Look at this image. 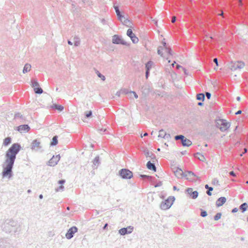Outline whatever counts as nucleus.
Listing matches in <instances>:
<instances>
[{
    "instance_id": "nucleus-1",
    "label": "nucleus",
    "mask_w": 248,
    "mask_h": 248,
    "mask_svg": "<svg viewBox=\"0 0 248 248\" xmlns=\"http://www.w3.org/2000/svg\"><path fill=\"white\" fill-rule=\"evenodd\" d=\"M21 149L20 144L18 143H15L8 149L5 153V160L3 165V171L2 172V177H8L11 179L13 176V168L14 165L16 156Z\"/></svg>"
},
{
    "instance_id": "nucleus-2",
    "label": "nucleus",
    "mask_w": 248,
    "mask_h": 248,
    "mask_svg": "<svg viewBox=\"0 0 248 248\" xmlns=\"http://www.w3.org/2000/svg\"><path fill=\"white\" fill-rule=\"evenodd\" d=\"M16 222L12 219H7L2 225V229L6 232H10L16 226Z\"/></svg>"
},
{
    "instance_id": "nucleus-3",
    "label": "nucleus",
    "mask_w": 248,
    "mask_h": 248,
    "mask_svg": "<svg viewBox=\"0 0 248 248\" xmlns=\"http://www.w3.org/2000/svg\"><path fill=\"white\" fill-rule=\"evenodd\" d=\"M175 199L174 196L169 197L167 199L162 202L160 205V208L162 210H167L169 209L172 205Z\"/></svg>"
},
{
    "instance_id": "nucleus-4",
    "label": "nucleus",
    "mask_w": 248,
    "mask_h": 248,
    "mask_svg": "<svg viewBox=\"0 0 248 248\" xmlns=\"http://www.w3.org/2000/svg\"><path fill=\"white\" fill-rule=\"evenodd\" d=\"M119 175L125 179H129L133 177V173L127 169H122L119 172Z\"/></svg>"
},
{
    "instance_id": "nucleus-5",
    "label": "nucleus",
    "mask_w": 248,
    "mask_h": 248,
    "mask_svg": "<svg viewBox=\"0 0 248 248\" xmlns=\"http://www.w3.org/2000/svg\"><path fill=\"white\" fill-rule=\"evenodd\" d=\"M112 43L117 45H122L125 46H128L129 44L127 43L122 38V36L118 35H114L112 37Z\"/></svg>"
},
{
    "instance_id": "nucleus-6",
    "label": "nucleus",
    "mask_w": 248,
    "mask_h": 248,
    "mask_svg": "<svg viewBox=\"0 0 248 248\" xmlns=\"http://www.w3.org/2000/svg\"><path fill=\"white\" fill-rule=\"evenodd\" d=\"M220 121V124L217 123V127L219 128L221 131H225L230 127L231 124L227 122L225 120H221Z\"/></svg>"
},
{
    "instance_id": "nucleus-7",
    "label": "nucleus",
    "mask_w": 248,
    "mask_h": 248,
    "mask_svg": "<svg viewBox=\"0 0 248 248\" xmlns=\"http://www.w3.org/2000/svg\"><path fill=\"white\" fill-rule=\"evenodd\" d=\"M245 66L244 62L241 61H237L234 62H232L230 65V68L232 70H236L237 69H241Z\"/></svg>"
},
{
    "instance_id": "nucleus-8",
    "label": "nucleus",
    "mask_w": 248,
    "mask_h": 248,
    "mask_svg": "<svg viewBox=\"0 0 248 248\" xmlns=\"http://www.w3.org/2000/svg\"><path fill=\"white\" fill-rule=\"evenodd\" d=\"M187 174V177H185L189 181H201L200 177L197 176L193 172L191 171H186Z\"/></svg>"
},
{
    "instance_id": "nucleus-9",
    "label": "nucleus",
    "mask_w": 248,
    "mask_h": 248,
    "mask_svg": "<svg viewBox=\"0 0 248 248\" xmlns=\"http://www.w3.org/2000/svg\"><path fill=\"white\" fill-rule=\"evenodd\" d=\"M78 231L76 226H73L69 228L65 234V237L68 239H71L73 237L74 234Z\"/></svg>"
},
{
    "instance_id": "nucleus-10",
    "label": "nucleus",
    "mask_w": 248,
    "mask_h": 248,
    "mask_svg": "<svg viewBox=\"0 0 248 248\" xmlns=\"http://www.w3.org/2000/svg\"><path fill=\"white\" fill-rule=\"evenodd\" d=\"M134 230V227L132 226H129L127 227L122 228L119 230V233L121 235H124L126 234H130Z\"/></svg>"
},
{
    "instance_id": "nucleus-11",
    "label": "nucleus",
    "mask_w": 248,
    "mask_h": 248,
    "mask_svg": "<svg viewBox=\"0 0 248 248\" xmlns=\"http://www.w3.org/2000/svg\"><path fill=\"white\" fill-rule=\"evenodd\" d=\"M61 158L60 155H57L56 156L53 155L52 157L48 161L47 165L49 166H55L58 164Z\"/></svg>"
},
{
    "instance_id": "nucleus-12",
    "label": "nucleus",
    "mask_w": 248,
    "mask_h": 248,
    "mask_svg": "<svg viewBox=\"0 0 248 248\" xmlns=\"http://www.w3.org/2000/svg\"><path fill=\"white\" fill-rule=\"evenodd\" d=\"M126 34L128 37L130 38L131 41L134 44H136L138 42V38L133 32L132 30L131 29H128L127 31Z\"/></svg>"
},
{
    "instance_id": "nucleus-13",
    "label": "nucleus",
    "mask_w": 248,
    "mask_h": 248,
    "mask_svg": "<svg viewBox=\"0 0 248 248\" xmlns=\"http://www.w3.org/2000/svg\"><path fill=\"white\" fill-rule=\"evenodd\" d=\"M186 192L191 198L193 199H196L199 195L198 192L197 191H193V189L192 188H187L186 189Z\"/></svg>"
},
{
    "instance_id": "nucleus-14",
    "label": "nucleus",
    "mask_w": 248,
    "mask_h": 248,
    "mask_svg": "<svg viewBox=\"0 0 248 248\" xmlns=\"http://www.w3.org/2000/svg\"><path fill=\"white\" fill-rule=\"evenodd\" d=\"M41 148L40 142L37 140H33L31 144V149L32 150L37 151Z\"/></svg>"
},
{
    "instance_id": "nucleus-15",
    "label": "nucleus",
    "mask_w": 248,
    "mask_h": 248,
    "mask_svg": "<svg viewBox=\"0 0 248 248\" xmlns=\"http://www.w3.org/2000/svg\"><path fill=\"white\" fill-rule=\"evenodd\" d=\"M161 49H158L157 50V53L158 55H160L162 57H165V56H163V53L162 52V51H164L165 53H168V54H169L170 55H172V50L170 49V47H161Z\"/></svg>"
},
{
    "instance_id": "nucleus-16",
    "label": "nucleus",
    "mask_w": 248,
    "mask_h": 248,
    "mask_svg": "<svg viewBox=\"0 0 248 248\" xmlns=\"http://www.w3.org/2000/svg\"><path fill=\"white\" fill-rule=\"evenodd\" d=\"M175 175L178 178H182L183 177H187V174L186 173V171L184 172L182 169L178 168L175 171H174Z\"/></svg>"
},
{
    "instance_id": "nucleus-17",
    "label": "nucleus",
    "mask_w": 248,
    "mask_h": 248,
    "mask_svg": "<svg viewBox=\"0 0 248 248\" xmlns=\"http://www.w3.org/2000/svg\"><path fill=\"white\" fill-rule=\"evenodd\" d=\"M30 129V127L28 124H23L17 127V130L21 133L27 132Z\"/></svg>"
},
{
    "instance_id": "nucleus-18",
    "label": "nucleus",
    "mask_w": 248,
    "mask_h": 248,
    "mask_svg": "<svg viewBox=\"0 0 248 248\" xmlns=\"http://www.w3.org/2000/svg\"><path fill=\"white\" fill-rule=\"evenodd\" d=\"M226 198L225 197L219 198L216 201V206L217 207L222 206L226 202Z\"/></svg>"
},
{
    "instance_id": "nucleus-19",
    "label": "nucleus",
    "mask_w": 248,
    "mask_h": 248,
    "mask_svg": "<svg viewBox=\"0 0 248 248\" xmlns=\"http://www.w3.org/2000/svg\"><path fill=\"white\" fill-rule=\"evenodd\" d=\"M146 166L148 169L154 171H156V168L154 163H152L150 161L147 162Z\"/></svg>"
},
{
    "instance_id": "nucleus-20",
    "label": "nucleus",
    "mask_w": 248,
    "mask_h": 248,
    "mask_svg": "<svg viewBox=\"0 0 248 248\" xmlns=\"http://www.w3.org/2000/svg\"><path fill=\"white\" fill-rule=\"evenodd\" d=\"M181 144L183 146H187L189 147L192 144V142L189 140L186 139L185 137L184 140H183L181 141Z\"/></svg>"
},
{
    "instance_id": "nucleus-21",
    "label": "nucleus",
    "mask_w": 248,
    "mask_h": 248,
    "mask_svg": "<svg viewBox=\"0 0 248 248\" xmlns=\"http://www.w3.org/2000/svg\"><path fill=\"white\" fill-rule=\"evenodd\" d=\"M50 108L52 109L57 110L60 112L62 111L64 109V107L62 106L56 104H53L52 106H51Z\"/></svg>"
},
{
    "instance_id": "nucleus-22",
    "label": "nucleus",
    "mask_w": 248,
    "mask_h": 248,
    "mask_svg": "<svg viewBox=\"0 0 248 248\" xmlns=\"http://www.w3.org/2000/svg\"><path fill=\"white\" fill-rule=\"evenodd\" d=\"M194 157L202 162H204L205 160V158L204 155L199 152H197L194 154Z\"/></svg>"
},
{
    "instance_id": "nucleus-23",
    "label": "nucleus",
    "mask_w": 248,
    "mask_h": 248,
    "mask_svg": "<svg viewBox=\"0 0 248 248\" xmlns=\"http://www.w3.org/2000/svg\"><path fill=\"white\" fill-rule=\"evenodd\" d=\"M12 142V139L10 137H8L5 138L3 140V145L5 146H8L11 144Z\"/></svg>"
},
{
    "instance_id": "nucleus-24",
    "label": "nucleus",
    "mask_w": 248,
    "mask_h": 248,
    "mask_svg": "<svg viewBox=\"0 0 248 248\" xmlns=\"http://www.w3.org/2000/svg\"><path fill=\"white\" fill-rule=\"evenodd\" d=\"M58 143V136H54L52 139V141H51L50 143V145L51 146H55Z\"/></svg>"
},
{
    "instance_id": "nucleus-25",
    "label": "nucleus",
    "mask_w": 248,
    "mask_h": 248,
    "mask_svg": "<svg viewBox=\"0 0 248 248\" xmlns=\"http://www.w3.org/2000/svg\"><path fill=\"white\" fill-rule=\"evenodd\" d=\"M141 91L143 94H144L145 95L148 94L150 92L149 88L147 85L142 87Z\"/></svg>"
},
{
    "instance_id": "nucleus-26",
    "label": "nucleus",
    "mask_w": 248,
    "mask_h": 248,
    "mask_svg": "<svg viewBox=\"0 0 248 248\" xmlns=\"http://www.w3.org/2000/svg\"><path fill=\"white\" fill-rule=\"evenodd\" d=\"M31 68V65L29 63H26L24 66L23 69V73L25 74L27 73L28 71H30Z\"/></svg>"
},
{
    "instance_id": "nucleus-27",
    "label": "nucleus",
    "mask_w": 248,
    "mask_h": 248,
    "mask_svg": "<svg viewBox=\"0 0 248 248\" xmlns=\"http://www.w3.org/2000/svg\"><path fill=\"white\" fill-rule=\"evenodd\" d=\"M248 205L246 202H244L239 207V209L242 211V213L245 212L248 209Z\"/></svg>"
},
{
    "instance_id": "nucleus-28",
    "label": "nucleus",
    "mask_w": 248,
    "mask_h": 248,
    "mask_svg": "<svg viewBox=\"0 0 248 248\" xmlns=\"http://www.w3.org/2000/svg\"><path fill=\"white\" fill-rule=\"evenodd\" d=\"M123 24L128 27H131L132 26V23L131 21L127 18L126 19H124L122 22Z\"/></svg>"
},
{
    "instance_id": "nucleus-29",
    "label": "nucleus",
    "mask_w": 248,
    "mask_h": 248,
    "mask_svg": "<svg viewBox=\"0 0 248 248\" xmlns=\"http://www.w3.org/2000/svg\"><path fill=\"white\" fill-rule=\"evenodd\" d=\"M205 188L207 189L206 193L208 196H211V191L213 190V187L209 186L207 184L205 185Z\"/></svg>"
},
{
    "instance_id": "nucleus-30",
    "label": "nucleus",
    "mask_w": 248,
    "mask_h": 248,
    "mask_svg": "<svg viewBox=\"0 0 248 248\" xmlns=\"http://www.w3.org/2000/svg\"><path fill=\"white\" fill-rule=\"evenodd\" d=\"M196 99L198 100H202L203 101L205 99V95L203 93H200L197 94Z\"/></svg>"
},
{
    "instance_id": "nucleus-31",
    "label": "nucleus",
    "mask_w": 248,
    "mask_h": 248,
    "mask_svg": "<svg viewBox=\"0 0 248 248\" xmlns=\"http://www.w3.org/2000/svg\"><path fill=\"white\" fill-rule=\"evenodd\" d=\"M34 91L35 93L40 94L43 93V89L39 86L35 87L34 88Z\"/></svg>"
},
{
    "instance_id": "nucleus-32",
    "label": "nucleus",
    "mask_w": 248,
    "mask_h": 248,
    "mask_svg": "<svg viewBox=\"0 0 248 248\" xmlns=\"http://www.w3.org/2000/svg\"><path fill=\"white\" fill-rule=\"evenodd\" d=\"M73 42L75 46H77L80 45V39L78 36H75L73 38Z\"/></svg>"
},
{
    "instance_id": "nucleus-33",
    "label": "nucleus",
    "mask_w": 248,
    "mask_h": 248,
    "mask_svg": "<svg viewBox=\"0 0 248 248\" xmlns=\"http://www.w3.org/2000/svg\"><path fill=\"white\" fill-rule=\"evenodd\" d=\"M153 64V62L149 61L145 64V68L146 70H150L152 68V65Z\"/></svg>"
},
{
    "instance_id": "nucleus-34",
    "label": "nucleus",
    "mask_w": 248,
    "mask_h": 248,
    "mask_svg": "<svg viewBox=\"0 0 248 248\" xmlns=\"http://www.w3.org/2000/svg\"><path fill=\"white\" fill-rule=\"evenodd\" d=\"M31 86L34 88L35 87H38L39 86V84L38 83V82L37 81V80L36 79H32L31 80Z\"/></svg>"
},
{
    "instance_id": "nucleus-35",
    "label": "nucleus",
    "mask_w": 248,
    "mask_h": 248,
    "mask_svg": "<svg viewBox=\"0 0 248 248\" xmlns=\"http://www.w3.org/2000/svg\"><path fill=\"white\" fill-rule=\"evenodd\" d=\"M94 70H95V72L97 74V76L99 78H100L103 81L105 80V79H106L104 75H103L102 74H101L97 70H96V69H94Z\"/></svg>"
},
{
    "instance_id": "nucleus-36",
    "label": "nucleus",
    "mask_w": 248,
    "mask_h": 248,
    "mask_svg": "<svg viewBox=\"0 0 248 248\" xmlns=\"http://www.w3.org/2000/svg\"><path fill=\"white\" fill-rule=\"evenodd\" d=\"M144 154L146 157H149L150 156L153 155V153L150 152L148 149H145L143 151Z\"/></svg>"
},
{
    "instance_id": "nucleus-37",
    "label": "nucleus",
    "mask_w": 248,
    "mask_h": 248,
    "mask_svg": "<svg viewBox=\"0 0 248 248\" xmlns=\"http://www.w3.org/2000/svg\"><path fill=\"white\" fill-rule=\"evenodd\" d=\"M93 164L94 166L98 165L99 164V156H96L93 160Z\"/></svg>"
},
{
    "instance_id": "nucleus-38",
    "label": "nucleus",
    "mask_w": 248,
    "mask_h": 248,
    "mask_svg": "<svg viewBox=\"0 0 248 248\" xmlns=\"http://www.w3.org/2000/svg\"><path fill=\"white\" fill-rule=\"evenodd\" d=\"M92 115H93V112H92V110H89V111L85 112V117L86 118H91L92 117Z\"/></svg>"
},
{
    "instance_id": "nucleus-39",
    "label": "nucleus",
    "mask_w": 248,
    "mask_h": 248,
    "mask_svg": "<svg viewBox=\"0 0 248 248\" xmlns=\"http://www.w3.org/2000/svg\"><path fill=\"white\" fill-rule=\"evenodd\" d=\"M185 138V136L182 135H176L174 137V139L176 140H181V141L184 140Z\"/></svg>"
},
{
    "instance_id": "nucleus-40",
    "label": "nucleus",
    "mask_w": 248,
    "mask_h": 248,
    "mask_svg": "<svg viewBox=\"0 0 248 248\" xmlns=\"http://www.w3.org/2000/svg\"><path fill=\"white\" fill-rule=\"evenodd\" d=\"M222 214L221 213H217L215 216H214V220L217 221L219 220L221 217Z\"/></svg>"
},
{
    "instance_id": "nucleus-41",
    "label": "nucleus",
    "mask_w": 248,
    "mask_h": 248,
    "mask_svg": "<svg viewBox=\"0 0 248 248\" xmlns=\"http://www.w3.org/2000/svg\"><path fill=\"white\" fill-rule=\"evenodd\" d=\"M165 132H165V131L163 129H160L159 131V135L158 137L159 138H164V133H165Z\"/></svg>"
},
{
    "instance_id": "nucleus-42",
    "label": "nucleus",
    "mask_w": 248,
    "mask_h": 248,
    "mask_svg": "<svg viewBox=\"0 0 248 248\" xmlns=\"http://www.w3.org/2000/svg\"><path fill=\"white\" fill-rule=\"evenodd\" d=\"M140 177L142 179H147L148 180H151L152 177L149 175H145V174H140Z\"/></svg>"
},
{
    "instance_id": "nucleus-43",
    "label": "nucleus",
    "mask_w": 248,
    "mask_h": 248,
    "mask_svg": "<svg viewBox=\"0 0 248 248\" xmlns=\"http://www.w3.org/2000/svg\"><path fill=\"white\" fill-rule=\"evenodd\" d=\"M201 216L202 217H205L207 216V214L206 211L203 210L202 209H201Z\"/></svg>"
},
{
    "instance_id": "nucleus-44",
    "label": "nucleus",
    "mask_w": 248,
    "mask_h": 248,
    "mask_svg": "<svg viewBox=\"0 0 248 248\" xmlns=\"http://www.w3.org/2000/svg\"><path fill=\"white\" fill-rule=\"evenodd\" d=\"M116 15L118 16V19L119 20H122V19L124 17V15H123L121 12H118L116 13Z\"/></svg>"
},
{
    "instance_id": "nucleus-45",
    "label": "nucleus",
    "mask_w": 248,
    "mask_h": 248,
    "mask_svg": "<svg viewBox=\"0 0 248 248\" xmlns=\"http://www.w3.org/2000/svg\"><path fill=\"white\" fill-rule=\"evenodd\" d=\"M170 138V135L169 133H167L166 132H165V133H164V139L169 140Z\"/></svg>"
},
{
    "instance_id": "nucleus-46",
    "label": "nucleus",
    "mask_w": 248,
    "mask_h": 248,
    "mask_svg": "<svg viewBox=\"0 0 248 248\" xmlns=\"http://www.w3.org/2000/svg\"><path fill=\"white\" fill-rule=\"evenodd\" d=\"M64 189V186H60L58 188H56V191H63Z\"/></svg>"
},
{
    "instance_id": "nucleus-47",
    "label": "nucleus",
    "mask_w": 248,
    "mask_h": 248,
    "mask_svg": "<svg viewBox=\"0 0 248 248\" xmlns=\"http://www.w3.org/2000/svg\"><path fill=\"white\" fill-rule=\"evenodd\" d=\"M114 8L115 9V11L116 12V13H118V12H120V11L119 10V6L118 5H115L114 4Z\"/></svg>"
},
{
    "instance_id": "nucleus-48",
    "label": "nucleus",
    "mask_w": 248,
    "mask_h": 248,
    "mask_svg": "<svg viewBox=\"0 0 248 248\" xmlns=\"http://www.w3.org/2000/svg\"><path fill=\"white\" fill-rule=\"evenodd\" d=\"M212 184L213 185H216V184L219 185L218 184V180L216 178L214 179L212 181Z\"/></svg>"
},
{
    "instance_id": "nucleus-49",
    "label": "nucleus",
    "mask_w": 248,
    "mask_h": 248,
    "mask_svg": "<svg viewBox=\"0 0 248 248\" xmlns=\"http://www.w3.org/2000/svg\"><path fill=\"white\" fill-rule=\"evenodd\" d=\"M22 115L20 113H16L15 115V118L16 119L18 118H22Z\"/></svg>"
},
{
    "instance_id": "nucleus-50",
    "label": "nucleus",
    "mask_w": 248,
    "mask_h": 248,
    "mask_svg": "<svg viewBox=\"0 0 248 248\" xmlns=\"http://www.w3.org/2000/svg\"><path fill=\"white\" fill-rule=\"evenodd\" d=\"M205 95L208 99H210L211 98V93H210L209 92H206Z\"/></svg>"
},
{
    "instance_id": "nucleus-51",
    "label": "nucleus",
    "mask_w": 248,
    "mask_h": 248,
    "mask_svg": "<svg viewBox=\"0 0 248 248\" xmlns=\"http://www.w3.org/2000/svg\"><path fill=\"white\" fill-rule=\"evenodd\" d=\"M150 70H146V72H145V77L146 78V79H147L150 75Z\"/></svg>"
},
{
    "instance_id": "nucleus-52",
    "label": "nucleus",
    "mask_w": 248,
    "mask_h": 248,
    "mask_svg": "<svg viewBox=\"0 0 248 248\" xmlns=\"http://www.w3.org/2000/svg\"><path fill=\"white\" fill-rule=\"evenodd\" d=\"M65 182V180H64V179H62V180H60L58 181V183L59 184H61L62 186L64 184Z\"/></svg>"
},
{
    "instance_id": "nucleus-53",
    "label": "nucleus",
    "mask_w": 248,
    "mask_h": 248,
    "mask_svg": "<svg viewBox=\"0 0 248 248\" xmlns=\"http://www.w3.org/2000/svg\"><path fill=\"white\" fill-rule=\"evenodd\" d=\"M162 185V182H159L158 183H157V184H156L155 185V187H159V186H160Z\"/></svg>"
},
{
    "instance_id": "nucleus-54",
    "label": "nucleus",
    "mask_w": 248,
    "mask_h": 248,
    "mask_svg": "<svg viewBox=\"0 0 248 248\" xmlns=\"http://www.w3.org/2000/svg\"><path fill=\"white\" fill-rule=\"evenodd\" d=\"M130 93H133L134 94V97L136 98H138V94L136 93L134 91H131L130 92Z\"/></svg>"
},
{
    "instance_id": "nucleus-55",
    "label": "nucleus",
    "mask_w": 248,
    "mask_h": 248,
    "mask_svg": "<svg viewBox=\"0 0 248 248\" xmlns=\"http://www.w3.org/2000/svg\"><path fill=\"white\" fill-rule=\"evenodd\" d=\"M229 174L230 175L232 176H233V177H235L236 176V174L235 173H234V172L233 171H231L229 172Z\"/></svg>"
},
{
    "instance_id": "nucleus-56",
    "label": "nucleus",
    "mask_w": 248,
    "mask_h": 248,
    "mask_svg": "<svg viewBox=\"0 0 248 248\" xmlns=\"http://www.w3.org/2000/svg\"><path fill=\"white\" fill-rule=\"evenodd\" d=\"M213 62L216 63L217 66H218V60L217 58L214 59Z\"/></svg>"
},
{
    "instance_id": "nucleus-57",
    "label": "nucleus",
    "mask_w": 248,
    "mask_h": 248,
    "mask_svg": "<svg viewBox=\"0 0 248 248\" xmlns=\"http://www.w3.org/2000/svg\"><path fill=\"white\" fill-rule=\"evenodd\" d=\"M238 209L237 208H234L233 209H232V212L233 213H236L238 211Z\"/></svg>"
},
{
    "instance_id": "nucleus-58",
    "label": "nucleus",
    "mask_w": 248,
    "mask_h": 248,
    "mask_svg": "<svg viewBox=\"0 0 248 248\" xmlns=\"http://www.w3.org/2000/svg\"><path fill=\"white\" fill-rule=\"evenodd\" d=\"M176 18L175 16H172L171 18V22L174 23L176 21Z\"/></svg>"
},
{
    "instance_id": "nucleus-59",
    "label": "nucleus",
    "mask_w": 248,
    "mask_h": 248,
    "mask_svg": "<svg viewBox=\"0 0 248 248\" xmlns=\"http://www.w3.org/2000/svg\"><path fill=\"white\" fill-rule=\"evenodd\" d=\"M247 151H248V150H247V148H245V149H244V152H243V153H242L241 154H240V156H243V155L244 154H245L246 153H247Z\"/></svg>"
},
{
    "instance_id": "nucleus-60",
    "label": "nucleus",
    "mask_w": 248,
    "mask_h": 248,
    "mask_svg": "<svg viewBox=\"0 0 248 248\" xmlns=\"http://www.w3.org/2000/svg\"><path fill=\"white\" fill-rule=\"evenodd\" d=\"M108 223H106V224L104 225V227H103V230H106V229H107V228H108Z\"/></svg>"
},
{
    "instance_id": "nucleus-61",
    "label": "nucleus",
    "mask_w": 248,
    "mask_h": 248,
    "mask_svg": "<svg viewBox=\"0 0 248 248\" xmlns=\"http://www.w3.org/2000/svg\"><path fill=\"white\" fill-rule=\"evenodd\" d=\"M242 113V111L241 110H238L237 112H235V115H238Z\"/></svg>"
},
{
    "instance_id": "nucleus-62",
    "label": "nucleus",
    "mask_w": 248,
    "mask_h": 248,
    "mask_svg": "<svg viewBox=\"0 0 248 248\" xmlns=\"http://www.w3.org/2000/svg\"><path fill=\"white\" fill-rule=\"evenodd\" d=\"M149 157H150L151 159H154L155 158V155L153 153V155L150 156Z\"/></svg>"
},
{
    "instance_id": "nucleus-63",
    "label": "nucleus",
    "mask_w": 248,
    "mask_h": 248,
    "mask_svg": "<svg viewBox=\"0 0 248 248\" xmlns=\"http://www.w3.org/2000/svg\"><path fill=\"white\" fill-rule=\"evenodd\" d=\"M121 95V92L120 91H118L116 93V95L118 96V97H119Z\"/></svg>"
},
{
    "instance_id": "nucleus-64",
    "label": "nucleus",
    "mask_w": 248,
    "mask_h": 248,
    "mask_svg": "<svg viewBox=\"0 0 248 248\" xmlns=\"http://www.w3.org/2000/svg\"><path fill=\"white\" fill-rule=\"evenodd\" d=\"M173 189L174 190H177V191H178V190H179V189H178V188H177V187H176V186H173Z\"/></svg>"
}]
</instances>
